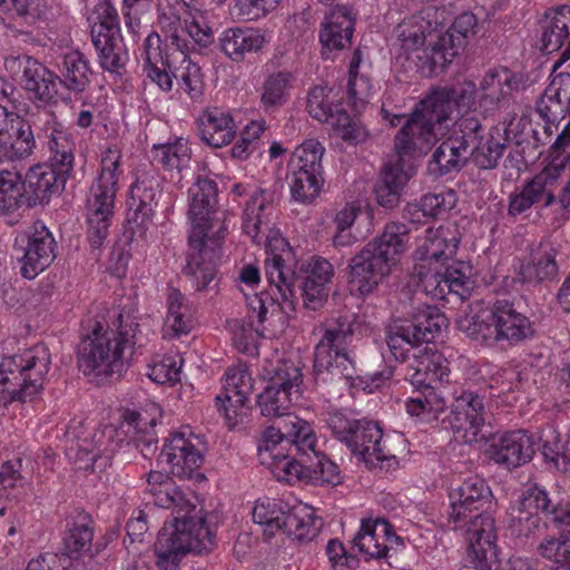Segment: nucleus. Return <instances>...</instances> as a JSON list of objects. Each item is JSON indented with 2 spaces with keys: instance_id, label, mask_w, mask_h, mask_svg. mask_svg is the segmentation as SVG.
<instances>
[{
  "instance_id": "obj_10",
  "label": "nucleus",
  "mask_w": 570,
  "mask_h": 570,
  "mask_svg": "<svg viewBox=\"0 0 570 570\" xmlns=\"http://www.w3.org/2000/svg\"><path fill=\"white\" fill-rule=\"evenodd\" d=\"M326 423L333 436L367 468L390 469L397 464L396 456L386 450L383 430L377 422L350 419L343 411H334Z\"/></svg>"
},
{
  "instance_id": "obj_57",
  "label": "nucleus",
  "mask_w": 570,
  "mask_h": 570,
  "mask_svg": "<svg viewBox=\"0 0 570 570\" xmlns=\"http://www.w3.org/2000/svg\"><path fill=\"white\" fill-rule=\"evenodd\" d=\"M362 59L361 49H355L348 69L347 96L351 105L357 111L367 104L374 91L371 79L366 75L360 73Z\"/></svg>"
},
{
  "instance_id": "obj_37",
  "label": "nucleus",
  "mask_w": 570,
  "mask_h": 570,
  "mask_svg": "<svg viewBox=\"0 0 570 570\" xmlns=\"http://www.w3.org/2000/svg\"><path fill=\"white\" fill-rule=\"evenodd\" d=\"M559 508L560 507H551L549 495L542 487L529 484L522 491L517 504L511 508L510 515L520 532H530L531 529L539 527L540 513L553 518V510Z\"/></svg>"
},
{
  "instance_id": "obj_50",
  "label": "nucleus",
  "mask_w": 570,
  "mask_h": 570,
  "mask_svg": "<svg viewBox=\"0 0 570 570\" xmlns=\"http://www.w3.org/2000/svg\"><path fill=\"white\" fill-rule=\"evenodd\" d=\"M291 507L281 499H258L253 508V520L264 528L265 534L274 535L284 530Z\"/></svg>"
},
{
  "instance_id": "obj_30",
  "label": "nucleus",
  "mask_w": 570,
  "mask_h": 570,
  "mask_svg": "<svg viewBox=\"0 0 570 570\" xmlns=\"http://www.w3.org/2000/svg\"><path fill=\"white\" fill-rule=\"evenodd\" d=\"M193 433L174 432L165 441L159 461L166 463L170 473L179 478L190 476L203 463V454Z\"/></svg>"
},
{
  "instance_id": "obj_60",
  "label": "nucleus",
  "mask_w": 570,
  "mask_h": 570,
  "mask_svg": "<svg viewBox=\"0 0 570 570\" xmlns=\"http://www.w3.org/2000/svg\"><path fill=\"white\" fill-rule=\"evenodd\" d=\"M183 356L178 352L156 355L147 366L146 375L157 384L174 385L180 381Z\"/></svg>"
},
{
  "instance_id": "obj_22",
  "label": "nucleus",
  "mask_w": 570,
  "mask_h": 570,
  "mask_svg": "<svg viewBox=\"0 0 570 570\" xmlns=\"http://www.w3.org/2000/svg\"><path fill=\"white\" fill-rule=\"evenodd\" d=\"M4 66L12 72L22 68V82L30 99L45 105L69 99L58 91L60 86L58 75L35 58L26 55L8 57Z\"/></svg>"
},
{
  "instance_id": "obj_9",
  "label": "nucleus",
  "mask_w": 570,
  "mask_h": 570,
  "mask_svg": "<svg viewBox=\"0 0 570 570\" xmlns=\"http://www.w3.org/2000/svg\"><path fill=\"white\" fill-rule=\"evenodd\" d=\"M461 327L471 338L487 346L500 343L517 346L534 335L529 317L505 299L497 301L491 307L466 316L461 322Z\"/></svg>"
},
{
  "instance_id": "obj_19",
  "label": "nucleus",
  "mask_w": 570,
  "mask_h": 570,
  "mask_svg": "<svg viewBox=\"0 0 570 570\" xmlns=\"http://www.w3.org/2000/svg\"><path fill=\"white\" fill-rule=\"evenodd\" d=\"M254 379L245 363L234 364L225 371L222 393L215 397V406L229 428L243 423L249 414V396Z\"/></svg>"
},
{
  "instance_id": "obj_38",
  "label": "nucleus",
  "mask_w": 570,
  "mask_h": 570,
  "mask_svg": "<svg viewBox=\"0 0 570 570\" xmlns=\"http://www.w3.org/2000/svg\"><path fill=\"white\" fill-rule=\"evenodd\" d=\"M387 265L382 264L365 247L348 264V285L353 295L366 296L390 274Z\"/></svg>"
},
{
  "instance_id": "obj_51",
  "label": "nucleus",
  "mask_w": 570,
  "mask_h": 570,
  "mask_svg": "<svg viewBox=\"0 0 570 570\" xmlns=\"http://www.w3.org/2000/svg\"><path fill=\"white\" fill-rule=\"evenodd\" d=\"M403 321L421 344L430 343L446 326L444 314L436 306L431 305L420 307L412 318Z\"/></svg>"
},
{
  "instance_id": "obj_64",
  "label": "nucleus",
  "mask_w": 570,
  "mask_h": 570,
  "mask_svg": "<svg viewBox=\"0 0 570 570\" xmlns=\"http://www.w3.org/2000/svg\"><path fill=\"white\" fill-rule=\"evenodd\" d=\"M50 151L49 164L65 171H71L73 166V142L63 129L53 127L48 136Z\"/></svg>"
},
{
  "instance_id": "obj_56",
  "label": "nucleus",
  "mask_w": 570,
  "mask_h": 570,
  "mask_svg": "<svg viewBox=\"0 0 570 570\" xmlns=\"http://www.w3.org/2000/svg\"><path fill=\"white\" fill-rule=\"evenodd\" d=\"M324 146L315 138L304 140L292 153L287 168L288 173H318L324 174L323 156Z\"/></svg>"
},
{
  "instance_id": "obj_16",
  "label": "nucleus",
  "mask_w": 570,
  "mask_h": 570,
  "mask_svg": "<svg viewBox=\"0 0 570 570\" xmlns=\"http://www.w3.org/2000/svg\"><path fill=\"white\" fill-rule=\"evenodd\" d=\"M308 115L332 127L337 136L351 144L363 141L367 132L358 120L353 119L343 108L338 91L328 86H314L306 101Z\"/></svg>"
},
{
  "instance_id": "obj_11",
  "label": "nucleus",
  "mask_w": 570,
  "mask_h": 570,
  "mask_svg": "<svg viewBox=\"0 0 570 570\" xmlns=\"http://www.w3.org/2000/svg\"><path fill=\"white\" fill-rule=\"evenodd\" d=\"M214 543L205 519H180L165 523L155 542L156 564L161 570H178L189 552L202 553Z\"/></svg>"
},
{
  "instance_id": "obj_34",
  "label": "nucleus",
  "mask_w": 570,
  "mask_h": 570,
  "mask_svg": "<svg viewBox=\"0 0 570 570\" xmlns=\"http://www.w3.org/2000/svg\"><path fill=\"white\" fill-rule=\"evenodd\" d=\"M510 140L509 129L505 121L493 126L489 132L479 120V128L475 130V138L470 139V156L481 169H492L502 158Z\"/></svg>"
},
{
  "instance_id": "obj_18",
  "label": "nucleus",
  "mask_w": 570,
  "mask_h": 570,
  "mask_svg": "<svg viewBox=\"0 0 570 570\" xmlns=\"http://www.w3.org/2000/svg\"><path fill=\"white\" fill-rule=\"evenodd\" d=\"M160 195L161 179L158 173L155 169L138 171L127 198V224L132 237L147 238Z\"/></svg>"
},
{
  "instance_id": "obj_49",
  "label": "nucleus",
  "mask_w": 570,
  "mask_h": 570,
  "mask_svg": "<svg viewBox=\"0 0 570 570\" xmlns=\"http://www.w3.org/2000/svg\"><path fill=\"white\" fill-rule=\"evenodd\" d=\"M23 179L17 165L0 159V216L20 207Z\"/></svg>"
},
{
  "instance_id": "obj_44",
  "label": "nucleus",
  "mask_w": 570,
  "mask_h": 570,
  "mask_svg": "<svg viewBox=\"0 0 570 570\" xmlns=\"http://www.w3.org/2000/svg\"><path fill=\"white\" fill-rule=\"evenodd\" d=\"M69 174L49 163L38 164L27 173L23 187L32 194L35 202L43 203L65 188Z\"/></svg>"
},
{
  "instance_id": "obj_31",
  "label": "nucleus",
  "mask_w": 570,
  "mask_h": 570,
  "mask_svg": "<svg viewBox=\"0 0 570 570\" xmlns=\"http://www.w3.org/2000/svg\"><path fill=\"white\" fill-rule=\"evenodd\" d=\"M353 542L366 560L385 558L390 549L403 547L393 525L381 518L363 520Z\"/></svg>"
},
{
  "instance_id": "obj_17",
  "label": "nucleus",
  "mask_w": 570,
  "mask_h": 570,
  "mask_svg": "<svg viewBox=\"0 0 570 570\" xmlns=\"http://www.w3.org/2000/svg\"><path fill=\"white\" fill-rule=\"evenodd\" d=\"M265 276L282 304L295 309L296 253L278 229H271L265 245Z\"/></svg>"
},
{
  "instance_id": "obj_24",
  "label": "nucleus",
  "mask_w": 570,
  "mask_h": 570,
  "mask_svg": "<svg viewBox=\"0 0 570 570\" xmlns=\"http://www.w3.org/2000/svg\"><path fill=\"white\" fill-rule=\"evenodd\" d=\"M147 490L155 505L173 509L175 517L171 522L180 519H205L202 510L197 509V498L193 492H183L167 474L151 471L147 478Z\"/></svg>"
},
{
  "instance_id": "obj_25",
  "label": "nucleus",
  "mask_w": 570,
  "mask_h": 570,
  "mask_svg": "<svg viewBox=\"0 0 570 570\" xmlns=\"http://www.w3.org/2000/svg\"><path fill=\"white\" fill-rule=\"evenodd\" d=\"M472 267L464 262H455L434 271L432 275L423 278L416 286L426 296L435 301L444 299L449 294H454L461 299L470 296L474 282L471 278Z\"/></svg>"
},
{
  "instance_id": "obj_58",
  "label": "nucleus",
  "mask_w": 570,
  "mask_h": 570,
  "mask_svg": "<svg viewBox=\"0 0 570 570\" xmlns=\"http://www.w3.org/2000/svg\"><path fill=\"white\" fill-rule=\"evenodd\" d=\"M272 204L263 191H255L245 203L243 212V230L254 243H258L261 226L268 222Z\"/></svg>"
},
{
  "instance_id": "obj_47",
  "label": "nucleus",
  "mask_w": 570,
  "mask_h": 570,
  "mask_svg": "<svg viewBox=\"0 0 570 570\" xmlns=\"http://www.w3.org/2000/svg\"><path fill=\"white\" fill-rule=\"evenodd\" d=\"M176 66L173 70L177 90L193 101H199L204 96L205 81L202 68L190 59L187 51L175 50Z\"/></svg>"
},
{
  "instance_id": "obj_40",
  "label": "nucleus",
  "mask_w": 570,
  "mask_h": 570,
  "mask_svg": "<svg viewBox=\"0 0 570 570\" xmlns=\"http://www.w3.org/2000/svg\"><path fill=\"white\" fill-rule=\"evenodd\" d=\"M200 139L210 147L222 148L229 145L236 136V122L229 111L218 107L204 109L197 120Z\"/></svg>"
},
{
  "instance_id": "obj_7",
  "label": "nucleus",
  "mask_w": 570,
  "mask_h": 570,
  "mask_svg": "<svg viewBox=\"0 0 570 570\" xmlns=\"http://www.w3.org/2000/svg\"><path fill=\"white\" fill-rule=\"evenodd\" d=\"M452 10L445 6L429 4L417 13L403 19L395 28L399 58H404L423 76L431 77L444 66L433 63L436 40L424 47L426 40L438 33L451 19Z\"/></svg>"
},
{
  "instance_id": "obj_1",
  "label": "nucleus",
  "mask_w": 570,
  "mask_h": 570,
  "mask_svg": "<svg viewBox=\"0 0 570 570\" xmlns=\"http://www.w3.org/2000/svg\"><path fill=\"white\" fill-rule=\"evenodd\" d=\"M525 86L522 73L498 66L484 72L478 87L471 80L432 87L410 115L390 110L383 102L381 115L391 127L401 125L403 119L404 122L394 137L397 159L384 164L374 188L377 204L386 208L399 205L411 176L404 169L403 158L425 155L442 134V125L454 112L478 106L485 116L505 111L512 120L515 117L517 95Z\"/></svg>"
},
{
  "instance_id": "obj_42",
  "label": "nucleus",
  "mask_w": 570,
  "mask_h": 570,
  "mask_svg": "<svg viewBox=\"0 0 570 570\" xmlns=\"http://www.w3.org/2000/svg\"><path fill=\"white\" fill-rule=\"evenodd\" d=\"M407 225L403 223L391 222L385 225L381 235L367 243L364 247L373 256L387 265L389 272L396 265L401 256L406 252L409 245Z\"/></svg>"
},
{
  "instance_id": "obj_53",
  "label": "nucleus",
  "mask_w": 570,
  "mask_h": 570,
  "mask_svg": "<svg viewBox=\"0 0 570 570\" xmlns=\"http://www.w3.org/2000/svg\"><path fill=\"white\" fill-rule=\"evenodd\" d=\"M21 460L7 461L0 466V519L13 514L16 491L24 488L27 479L21 474Z\"/></svg>"
},
{
  "instance_id": "obj_39",
  "label": "nucleus",
  "mask_w": 570,
  "mask_h": 570,
  "mask_svg": "<svg viewBox=\"0 0 570 570\" xmlns=\"http://www.w3.org/2000/svg\"><path fill=\"white\" fill-rule=\"evenodd\" d=\"M356 12L350 6H335L325 16L318 33L322 46L330 50H342L351 45L355 30Z\"/></svg>"
},
{
  "instance_id": "obj_35",
  "label": "nucleus",
  "mask_w": 570,
  "mask_h": 570,
  "mask_svg": "<svg viewBox=\"0 0 570 570\" xmlns=\"http://www.w3.org/2000/svg\"><path fill=\"white\" fill-rule=\"evenodd\" d=\"M450 374L449 361L439 351L424 347L413 355V361L406 368L405 379L415 390L421 387L435 389V383L448 381Z\"/></svg>"
},
{
  "instance_id": "obj_21",
  "label": "nucleus",
  "mask_w": 570,
  "mask_h": 570,
  "mask_svg": "<svg viewBox=\"0 0 570 570\" xmlns=\"http://www.w3.org/2000/svg\"><path fill=\"white\" fill-rule=\"evenodd\" d=\"M248 328L243 326L234 333L233 341L237 350L244 354L254 355L258 352V340L269 336L267 323L278 311L279 305L271 294L261 292L254 295L245 294Z\"/></svg>"
},
{
  "instance_id": "obj_20",
  "label": "nucleus",
  "mask_w": 570,
  "mask_h": 570,
  "mask_svg": "<svg viewBox=\"0 0 570 570\" xmlns=\"http://www.w3.org/2000/svg\"><path fill=\"white\" fill-rule=\"evenodd\" d=\"M479 118L463 116L455 122L453 132L444 139L432 155L428 170L435 177L459 171L470 156V139L475 138Z\"/></svg>"
},
{
  "instance_id": "obj_36",
  "label": "nucleus",
  "mask_w": 570,
  "mask_h": 570,
  "mask_svg": "<svg viewBox=\"0 0 570 570\" xmlns=\"http://www.w3.org/2000/svg\"><path fill=\"white\" fill-rule=\"evenodd\" d=\"M476 24V17L472 12L465 11L458 16L444 33L438 35L433 63L448 67L475 35Z\"/></svg>"
},
{
  "instance_id": "obj_32",
  "label": "nucleus",
  "mask_w": 570,
  "mask_h": 570,
  "mask_svg": "<svg viewBox=\"0 0 570 570\" xmlns=\"http://www.w3.org/2000/svg\"><path fill=\"white\" fill-rule=\"evenodd\" d=\"M267 32L255 27H228L218 36V48L230 61L239 63L258 53L267 43Z\"/></svg>"
},
{
  "instance_id": "obj_12",
  "label": "nucleus",
  "mask_w": 570,
  "mask_h": 570,
  "mask_svg": "<svg viewBox=\"0 0 570 570\" xmlns=\"http://www.w3.org/2000/svg\"><path fill=\"white\" fill-rule=\"evenodd\" d=\"M570 148V121L551 146V163L537 174L523 188L510 197L509 215L517 216L530 209L533 205L551 206L554 200L557 180L566 164L570 161V153L560 158Z\"/></svg>"
},
{
  "instance_id": "obj_41",
  "label": "nucleus",
  "mask_w": 570,
  "mask_h": 570,
  "mask_svg": "<svg viewBox=\"0 0 570 570\" xmlns=\"http://www.w3.org/2000/svg\"><path fill=\"white\" fill-rule=\"evenodd\" d=\"M556 63L551 72V80L540 100L537 111L540 117L549 122H554L566 117L570 104V73L557 72Z\"/></svg>"
},
{
  "instance_id": "obj_54",
  "label": "nucleus",
  "mask_w": 570,
  "mask_h": 570,
  "mask_svg": "<svg viewBox=\"0 0 570 570\" xmlns=\"http://www.w3.org/2000/svg\"><path fill=\"white\" fill-rule=\"evenodd\" d=\"M295 77L281 70L267 75L261 89V104L265 109L281 107L287 102L294 88Z\"/></svg>"
},
{
  "instance_id": "obj_4",
  "label": "nucleus",
  "mask_w": 570,
  "mask_h": 570,
  "mask_svg": "<svg viewBox=\"0 0 570 570\" xmlns=\"http://www.w3.org/2000/svg\"><path fill=\"white\" fill-rule=\"evenodd\" d=\"M354 330L351 322L340 317L327 323L324 333L314 348V372L317 381H326L324 374L338 375L346 381L354 377L363 384V390L372 393L393 376V370L385 367L365 376L356 375L354 353L351 344Z\"/></svg>"
},
{
  "instance_id": "obj_14",
  "label": "nucleus",
  "mask_w": 570,
  "mask_h": 570,
  "mask_svg": "<svg viewBox=\"0 0 570 570\" xmlns=\"http://www.w3.org/2000/svg\"><path fill=\"white\" fill-rule=\"evenodd\" d=\"M90 37L102 70L119 73L128 62V51L120 32L116 8L108 1H100L89 18Z\"/></svg>"
},
{
  "instance_id": "obj_23",
  "label": "nucleus",
  "mask_w": 570,
  "mask_h": 570,
  "mask_svg": "<svg viewBox=\"0 0 570 570\" xmlns=\"http://www.w3.org/2000/svg\"><path fill=\"white\" fill-rule=\"evenodd\" d=\"M161 407L156 402H147L139 411L126 410L118 433L124 434L121 442L139 449L144 458L151 455L157 449L155 426L160 422Z\"/></svg>"
},
{
  "instance_id": "obj_63",
  "label": "nucleus",
  "mask_w": 570,
  "mask_h": 570,
  "mask_svg": "<svg viewBox=\"0 0 570 570\" xmlns=\"http://www.w3.org/2000/svg\"><path fill=\"white\" fill-rule=\"evenodd\" d=\"M415 395L410 396L405 402L406 412L411 416L432 415L438 417L444 412L446 402L444 396L436 389H414Z\"/></svg>"
},
{
  "instance_id": "obj_33",
  "label": "nucleus",
  "mask_w": 570,
  "mask_h": 570,
  "mask_svg": "<svg viewBox=\"0 0 570 570\" xmlns=\"http://www.w3.org/2000/svg\"><path fill=\"white\" fill-rule=\"evenodd\" d=\"M535 453V440L527 431L517 430L503 433L491 444V459L511 470L532 460Z\"/></svg>"
},
{
  "instance_id": "obj_13",
  "label": "nucleus",
  "mask_w": 570,
  "mask_h": 570,
  "mask_svg": "<svg viewBox=\"0 0 570 570\" xmlns=\"http://www.w3.org/2000/svg\"><path fill=\"white\" fill-rule=\"evenodd\" d=\"M262 376L268 382L257 397L262 415L266 417L287 415L293 401L302 393V368L293 361L276 357L265 361Z\"/></svg>"
},
{
  "instance_id": "obj_43",
  "label": "nucleus",
  "mask_w": 570,
  "mask_h": 570,
  "mask_svg": "<svg viewBox=\"0 0 570 570\" xmlns=\"http://www.w3.org/2000/svg\"><path fill=\"white\" fill-rule=\"evenodd\" d=\"M57 69L60 86L70 92L82 94L91 82L90 62L79 49H68L61 52Z\"/></svg>"
},
{
  "instance_id": "obj_27",
  "label": "nucleus",
  "mask_w": 570,
  "mask_h": 570,
  "mask_svg": "<svg viewBox=\"0 0 570 570\" xmlns=\"http://www.w3.org/2000/svg\"><path fill=\"white\" fill-rule=\"evenodd\" d=\"M140 59L146 78L161 92H170L174 87L175 50L163 47L160 36L153 31L144 40Z\"/></svg>"
},
{
  "instance_id": "obj_28",
  "label": "nucleus",
  "mask_w": 570,
  "mask_h": 570,
  "mask_svg": "<svg viewBox=\"0 0 570 570\" xmlns=\"http://www.w3.org/2000/svg\"><path fill=\"white\" fill-rule=\"evenodd\" d=\"M27 245L21 258V275L33 279L56 258V240L42 222H35L27 230Z\"/></svg>"
},
{
  "instance_id": "obj_62",
  "label": "nucleus",
  "mask_w": 570,
  "mask_h": 570,
  "mask_svg": "<svg viewBox=\"0 0 570 570\" xmlns=\"http://www.w3.org/2000/svg\"><path fill=\"white\" fill-rule=\"evenodd\" d=\"M288 444L295 446L296 451L312 460L320 450L317 449V438L312 425L297 416H288L286 420Z\"/></svg>"
},
{
  "instance_id": "obj_8",
  "label": "nucleus",
  "mask_w": 570,
  "mask_h": 570,
  "mask_svg": "<svg viewBox=\"0 0 570 570\" xmlns=\"http://www.w3.org/2000/svg\"><path fill=\"white\" fill-rule=\"evenodd\" d=\"M51 364L47 346L38 344L0 358V405L26 402L42 389Z\"/></svg>"
},
{
  "instance_id": "obj_2",
  "label": "nucleus",
  "mask_w": 570,
  "mask_h": 570,
  "mask_svg": "<svg viewBox=\"0 0 570 570\" xmlns=\"http://www.w3.org/2000/svg\"><path fill=\"white\" fill-rule=\"evenodd\" d=\"M217 191V184L213 179L202 177L188 189L190 252L183 272L197 292L207 289L215 279L216 262L219 257L217 250L227 233V227L216 210Z\"/></svg>"
},
{
  "instance_id": "obj_55",
  "label": "nucleus",
  "mask_w": 570,
  "mask_h": 570,
  "mask_svg": "<svg viewBox=\"0 0 570 570\" xmlns=\"http://www.w3.org/2000/svg\"><path fill=\"white\" fill-rule=\"evenodd\" d=\"M35 147L36 140L31 127L22 119V124L14 127L9 139L0 141V159L16 165L17 161L28 158Z\"/></svg>"
},
{
  "instance_id": "obj_26",
  "label": "nucleus",
  "mask_w": 570,
  "mask_h": 570,
  "mask_svg": "<svg viewBox=\"0 0 570 570\" xmlns=\"http://www.w3.org/2000/svg\"><path fill=\"white\" fill-rule=\"evenodd\" d=\"M484 400L472 391H464L452 405L450 426L456 441L471 444L478 441L484 425Z\"/></svg>"
},
{
  "instance_id": "obj_45",
  "label": "nucleus",
  "mask_w": 570,
  "mask_h": 570,
  "mask_svg": "<svg viewBox=\"0 0 570 570\" xmlns=\"http://www.w3.org/2000/svg\"><path fill=\"white\" fill-rule=\"evenodd\" d=\"M164 334L169 338L187 335L194 327V311L189 299L177 288L170 287L166 298Z\"/></svg>"
},
{
  "instance_id": "obj_29",
  "label": "nucleus",
  "mask_w": 570,
  "mask_h": 570,
  "mask_svg": "<svg viewBox=\"0 0 570 570\" xmlns=\"http://www.w3.org/2000/svg\"><path fill=\"white\" fill-rule=\"evenodd\" d=\"M94 524L92 518L83 511L67 517L66 531L62 538L67 553L61 556L70 559L72 564L70 570H78V563L72 561L69 554L95 557L106 548L107 541L105 539L102 541L98 539L94 542Z\"/></svg>"
},
{
  "instance_id": "obj_3",
  "label": "nucleus",
  "mask_w": 570,
  "mask_h": 570,
  "mask_svg": "<svg viewBox=\"0 0 570 570\" xmlns=\"http://www.w3.org/2000/svg\"><path fill=\"white\" fill-rule=\"evenodd\" d=\"M449 520L455 528L468 525V558L476 570H491L498 560L494 519L485 511L494 497L487 480L470 474L454 481L448 493Z\"/></svg>"
},
{
  "instance_id": "obj_61",
  "label": "nucleus",
  "mask_w": 570,
  "mask_h": 570,
  "mask_svg": "<svg viewBox=\"0 0 570 570\" xmlns=\"http://www.w3.org/2000/svg\"><path fill=\"white\" fill-rule=\"evenodd\" d=\"M554 248L540 249L532 255L527 264L522 265L520 275L524 282L552 281L558 274Z\"/></svg>"
},
{
  "instance_id": "obj_5",
  "label": "nucleus",
  "mask_w": 570,
  "mask_h": 570,
  "mask_svg": "<svg viewBox=\"0 0 570 570\" xmlns=\"http://www.w3.org/2000/svg\"><path fill=\"white\" fill-rule=\"evenodd\" d=\"M116 331L97 323L82 340L78 351V366L86 377L97 383L124 370V351L135 344L139 324L119 315Z\"/></svg>"
},
{
  "instance_id": "obj_52",
  "label": "nucleus",
  "mask_w": 570,
  "mask_h": 570,
  "mask_svg": "<svg viewBox=\"0 0 570 570\" xmlns=\"http://www.w3.org/2000/svg\"><path fill=\"white\" fill-rule=\"evenodd\" d=\"M321 525L312 507L297 503L291 507L283 532L298 541H309L318 534Z\"/></svg>"
},
{
  "instance_id": "obj_48",
  "label": "nucleus",
  "mask_w": 570,
  "mask_h": 570,
  "mask_svg": "<svg viewBox=\"0 0 570 570\" xmlns=\"http://www.w3.org/2000/svg\"><path fill=\"white\" fill-rule=\"evenodd\" d=\"M153 163L167 171L181 174L186 170L191 160V148L188 139L176 138L174 141L154 144L150 149Z\"/></svg>"
},
{
  "instance_id": "obj_6",
  "label": "nucleus",
  "mask_w": 570,
  "mask_h": 570,
  "mask_svg": "<svg viewBox=\"0 0 570 570\" xmlns=\"http://www.w3.org/2000/svg\"><path fill=\"white\" fill-rule=\"evenodd\" d=\"M121 163L122 155L119 149H106L101 155L98 176L86 197L87 239L94 249H100L109 235L119 179L124 174Z\"/></svg>"
},
{
  "instance_id": "obj_15",
  "label": "nucleus",
  "mask_w": 570,
  "mask_h": 570,
  "mask_svg": "<svg viewBox=\"0 0 570 570\" xmlns=\"http://www.w3.org/2000/svg\"><path fill=\"white\" fill-rule=\"evenodd\" d=\"M461 234L452 223L425 229L416 240L413 253V278L416 283L432 275L434 271L444 268L458 252Z\"/></svg>"
},
{
  "instance_id": "obj_59",
  "label": "nucleus",
  "mask_w": 570,
  "mask_h": 570,
  "mask_svg": "<svg viewBox=\"0 0 570 570\" xmlns=\"http://www.w3.org/2000/svg\"><path fill=\"white\" fill-rule=\"evenodd\" d=\"M287 179L292 200L303 205L313 204L324 186V174L318 173H287Z\"/></svg>"
},
{
  "instance_id": "obj_46",
  "label": "nucleus",
  "mask_w": 570,
  "mask_h": 570,
  "mask_svg": "<svg viewBox=\"0 0 570 570\" xmlns=\"http://www.w3.org/2000/svg\"><path fill=\"white\" fill-rule=\"evenodd\" d=\"M570 37V6L550 8L544 13L541 35V50L552 53L559 50Z\"/></svg>"
}]
</instances>
